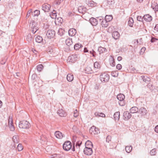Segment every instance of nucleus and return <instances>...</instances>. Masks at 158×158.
Listing matches in <instances>:
<instances>
[{"label": "nucleus", "mask_w": 158, "mask_h": 158, "mask_svg": "<svg viewBox=\"0 0 158 158\" xmlns=\"http://www.w3.org/2000/svg\"><path fill=\"white\" fill-rule=\"evenodd\" d=\"M30 126L29 122L25 120L20 121L19 125V127L22 129H28L30 127Z\"/></svg>", "instance_id": "obj_1"}, {"label": "nucleus", "mask_w": 158, "mask_h": 158, "mask_svg": "<svg viewBox=\"0 0 158 158\" xmlns=\"http://www.w3.org/2000/svg\"><path fill=\"white\" fill-rule=\"evenodd\" d=\"M117 98L119 100L118 102L119 105L121 106H123L125 105V101H124L125 96L122 94H119L117 95Z\"/></svg>", "instance_id": "obj_2"}, {"label": "nucleus", "mask_w": 158, "mask_h": 158, "mask_svg": "<svg viewBox=\"0 0 158 158\" xmlns=\"http://www.w3.org/2000/svg\"><path fill=\"white\" fill-rule=\"evenodd\" d=\"M100 78L102 82H106L108 81L110 78L109 74L106 73H102L100 76Z\"/></svg>", "instance_id": "obj_3"}, {"label": "nucleus", "mask_w": 158, "mask_h": 158, "mask_svg": "<svg viewBox=\"0 0 158 158\" xmlns=\"http://www.w3.org/2000/svg\"><path fill=\"white\" fill-rule=\"evenodd\" d=\"M71 143L69 141H66L65 142L63 145V149L66 151H68L72 148Z\"/></svg>", "instance_id": "obj_4"}, {"label": "nucleus", "mask_w": 158, "mask_h": 158, "mask_svg": "<svg viewBox=\"0 0 158 158\" xmlns=\"http://www.w3.org/2000/svg\"><path fill=\"white\" fill-rule=\"evenodd\" d=\"M79 57L78 55L74 54L69 56L68 60H69V61L74 63L79 58Z\"/></svg>", "instance_id": "obj_5"}, {"label": "nucleus", "mask_w": 158, "mask_h": 158, "mask_svg": "<svg viewBox=\"0 0 158 158\" xmlns=\"http://www.w3.org/2000/svg\"><path fill=\"white\" fill-rule=\"evenodd\" d=\"M55 35V32L53 30H49L46 33V35L47 37L50 39L53 38Z\"/></svg>", "instance_id": "obj_6"}, {"label": "nucleus", "mask_w": 158, "mask_h": 158, "mask_svg": "<svg viewBox=\"0 0 158 158\" xmlns=\"http://www.w3.org/2000/svg\"><path fill=\"white\" fill-rule=\"evenodd\" d=\"M89 132L91 134H96L99 133V131L98 128L95 127L93 126L89 130Z\"/></svg>", "instance_id": "obj_7"}, {"label": "nucleus", "mask_w": 158, "mask_h": 158, "mask_svg": "<svg viewBox=\"0 0 158 158\" xmlns=\"http://www.w3.org/2000/svg\"><path fill=\"white\" fill-rule=\"evenodd\" d=\"M83 152L86 155H91L92 154L93 151L91 148H85Z\"/></svg>", "instance_id": "obj_8"}, {"label": "nucleus", "mask_w": 158, "mask_h": 158, "mask_svg": "<svg viewBox=\"0 0 158 158\" xmlns=\"http://www.w3.org/2000/svg\"><path fill=\"white\" fill-rule=\"evenodd\" d=\"M51 6L47 3L43 4L42 6V8L43 10L45 12H48L50 10Z\"/></svg>", "instance_id": "obj_9"}, {"label": "nucleus", "mask_w": 158, "mask_h": 158, "mask_svg": "<svg viewBox=\"0 0 158 158\" xmlns=\"http://www.w3.org/2000/svg\"><path fill=\"white\" fill-rule=\"evenodd\" d=\"M89 21L93 26H95L97 25L98 23V20L95 18L92 17L90 19Z\"/></svg>", "instance_id": "obj_10"}, {"label": "nucleus", "mask_w": 158, "mask_h": 158, "mask_svg": "<svg viewBox=\"0 0 158 158\" xmlns=\"http://www.w3.org/2000/svg\"><path fill=\"white\" fill-rule=\"evenodd\" d=\"M124 119L125 120H129L131 117V114L128 111L124 112L123 114Z\"/></svg>", "instance_id": "obj_11"}, {"label": "nucleus", "mask_w": 158, "mask_h": 158, "mask_svg": "<svg viewBox=\"0 0 158 158\" xmlns=\"http://www.w3.org/2000/svg\"><path fill=\"white\" fill-rule=\"evenodd\" d=\"M138 113L141 114L142 116H144L147 113V111L144 107H142L138 110Z\"/></svg>", "instance_id": "obj_12"}, {"label": "nucleus", "mask_w": 158, "mask_h": 158, "mask_svg": "<svg viewBox=\"0 0 158 158\" xmlns=\"http://www.w3.org/2000/svg\"><path fill=\"white\" fill-rule=\"evenodd\" d=\"M55 135L57 138L59 139H61L64 137V135L59 131H56L55 132Z\"/></svg>", "instance_id": "obj_13"}, {"label": "nucleus", "mask_w": 158, "mask_h": 158, "mask_svg": "<svg viewBox=\"0 0 158 158\" xmlns=\"http://www.w3.org/2000/svg\"><path fill=\"white\" fill-rule=\"evenodd\" d=\"M152 7L155 11H158V2H154L152 3Z\"/></svg>", "instance_id": "obj_14"}, {"label": "nucleus", "mask_w": 158, "mask_h": 158, "mask_svg": "<svg viewBox=\"0 0 158 158\" xmlns=\"http://www.w3.org/2000/svg\"><path fill=\"white\" fill-rule=\"evenodd\" d=\"M143 19L147 22H150L152 20V17L149 14L144 15L143 16Z\"/></svg>", "instance_id": "obj_15"}, {"label": "nucleus", "mask_w": 158, "mask_h": 158, "mask_svg": "<svg viewBox=\"0 0 158 158\" xmlns=\"http://www.w3.org/2000/svg\"><path fill=\"white\" fill-rule=\"evenodd\" d=\"M68 33L69 36H73L76 33V30L73 28L70 29L68 31Z\"/></svg>", "instance_id": "obj_16"}, {"label": "nucleus", "mask_w": 158, "mask_h": 158, "mask_svg": "<svg viewBox=\"0 0 158 158\" xmlns=\"http://www.w3.org/2000/svg\"><path fill=\"white\" fill-rule=\"evenodd\" d=\"M57 114L61 117H64L66 115V113L62 109H59L57 111Z\"/></svg>", "instance_id": "obj_17"}, {"label": "nucleus", "mask_w": 158, "mask_h": 158, "mask_svg": "<svg viewBox=\"0 0 158 158\" xmlns=\"http://www.w3.org/2000/svg\"><path fill=\"white\" fill-rule=\"evenodd\" d=\"M112 36L114 39L116 40L119 38L120 35L118 31H114L112 33Z\"/></svg>", "instance_id": "obj_18"}, {"label": "nucleus", "mask_w": 158, "mask_h": 158, "mask_svg": "<svg viewBox=\"0 0 158 158\" xmlns=\"http://www.w3.org/2000/svg\"><path fill=\"white\" fill-rule=\"evenodd\" d=\"M98 51L99 52V54H100L106 52L107 50L105 48L100 46L98 48Z\"/></svg>", "instance_id": "obj_19"}, {"label": "nucleus", "mask_w": 158, "mask_h": 158, "mask_svg": "<svg viewBox=\"0 0 158 158\" xmlns=\"http://www.w3.org/2000/svg\"><path fill=\"white\" fill-rule=\"evenodd\" d=\"M130 110L131 113L133 114L138 112L139 109L137 107L134 106L131 107Z\"/></svg>", "instance_id": "obj_20"}, {"label": "nucleus", "mask_w": 158, "mask_h": 158, "mask_svg": "<svg viewBox=\"0 0 158 158\" xmlns=\"http://www.w3.org/2000/svg\"><path fill=\"white\" fill-rule=\"evenodd\" d=\"M85 148H92L93 146L92 143L89 140H87L85 144Z\"/></svg>", "instance_id": "obj_21"}, {"label": "nucleus", "mask_w": 158, "mask_h": 158, "mask_svg": "<svg viewBox=\"0 0 158 158\" xmlns=\"http://www.w3.org/2000/svg\"><path fill=\"white\" fill-rule=\"evenodd\" d=\"M120 112L119 111L115 112L114 115V119L115 121H118L120 118Z\"/></svg>", "instance_id": "obj_22"}, {"label": "nucleus", "mask_w": 158, "mask_h": 158, "mask_svg": "<svg viewBox=\"0 0 158 158\" xmlns=\"http://www.w3.org/2000/svg\"><path fill=\"white\" fill-rule=\"evenodd\" d=\"M35 41L38 43H41L43 41L42 37L40 35H38L35 38Z\"/></svg>", "instance_id": "obj_23"}, {"label": "nucleus", "mask_w": 158, "mask_h": 158, "mask_svg": "<svg viewBox=\"0 0 158 158\" xmlns=\"http://www.w3.org/2000/svg\"><path fill=\"white\" fill-rule=\"evenodd\" d=\"M109 22H107L105 20H103L101 22V25L102 27H106L109 25Z\"/></svg>", "instance_id": "obj_24"}, {"label": "nucleus", "mask_w": 158, "mask_h": 158, "mask_svg": "<svg viewBox=\"0 0 158 158\" xmlns=\"http://www.w3.org/2000/svg\"><path fill=\"white\" fill-rule=\"evenodd\" d=\"M141 79L145 82L147 83L150 80V79L147 76H142L141 77Z\"/></svg>", "instance_id": "obj_25"}, {"label": "nucleus", "mask_w": 158, "mask_h": 158, "mask_svg": "<svg viewBox=\"0 0 158 158\" xmlns=\"http://www.w3.org/2000/svg\"><path fill=\"white\" fill-rule=\"evenodd\" d=\"M65 42L66 44L68 46H70L73 44L72 40L70 38L67 39L66 40Z\"/></svg>", "instance_id": "obj_26"}, {"label": "nucleus", "mask_w": 158, "mask_h": 158, "mask_svg": "<svg viewBox=\"0 0 158 158\" xmlns=\"http://www.w3.org/2000/svg\"><path fill=\"white\" fill-rule=\"evenodd\" d=\"M113 19V17L112 15H106L105 17V20L107 22H110Z\"/></svg>", "instance_id": "obj_27"}, {"label": "nucleus", "mask_w": 158, "mask_h": 158, "mask_svg": "<svg viewBox=\"0 0 158 158\" xmlns=\"http://www.w3.org/2000/svg\"><path fill=\"white\" fill-rule=\"evenodd\" d=\"M73 75L70 74H68L67 77V79L69 81H72L73 79Z\"/></svg>", "instance_id": "obj_28"}, {"label": "nucleus", "mask_w": 158, "mask_h": 158, "mask_svg": "<svg viewBox=\"0 0 158 158\" xmlns=\"http://www.w3.org/2000/svg\"><path fill=\"white\" fill-rule=\"evenodd\" d=\"M64 30L63 29V28H60L59 29L58 31V34L60 36H62L63 35L64 33Z\"/></svg>", "instance_id": "obj_29"}, {"label": "nucleus", "mask_w": 158, "mask_h": 158, "mask_svg": "<svg viewBox=\"0 0 158 158\" xmlns=\"http://www.w3.org/2000/svg\"><path fill=\"white\" fill-rule=\"evenodd\" d=\"M94 115L97 117L101 116L103 117L105 116V114L102 112H96L94 113Z\"/></svg>", "instance_id": "obj_30"}, {"label": "nucleus", "mask_w": 158, "mask_h": 158, "mask_svg": "<svg viewBox=\"0 0 158 158\" xmlns=\"http://www.w3.org/2000/svg\"><path fill=\"white\" fill-rule=\"evenodd\" d=\"M13 141L15 143H17L19 142V137L17 135H14L12 139Z\"/></svg>", "instance_id": "obj_31"}, {"label": "nucleus", "mask_w": 158, "mask_h": 158, "mask_svg": "<svg viewBox=\"0 0 158 158\" xmlns=\"http://www.w3.org/2000/svg\"><path fill=\"white\" fill-rule=\"evenodd\" d=\"M82 45L79 43L75 44L74 47V49L75 50H78L80 48L82 47Z\"/></svg>", "instance_id": "obj_32"}, {"label": "nucleus", "mask_w": 158, "mask_h": 158, "mask_svg": "<svg viewBox=\"0 0 158 158\" xmlns=\"http://www.w3.org/2000/svg\"><path fill=\"white\" fill-rule=\"evenodd\" d=\"M86 9L85 7H84L82 6H79L78 8V10L80 12H81L83 13V12L85 11L86 10Z\"/></svg>", "instance_id": "obj_33"}, {"label": "nucleus", "mask_w": 158, "mask_h": 158, "mask_svg": "<svg viewBox=\"0 0 158 158\" xmlns=\"http://www.w3.org/2000/svg\"><path fill=\"white\" fill-rule=\"evenodd\" d=\"M85 71L88 74L91 73L93 72L91 68L89 66L85 68Z\"/></svg>", "instance_id": "obj_34"}, {"label": "nucleus", "mask_w": 158, "mask_h": 158, "mask_svg": "<svg viewBox=\"0 0 158 158\" xmlns=\"http://www.w3.org/2000/svg\"><path fill=\"white\" fill-rule=\"evenodd\" d=\"M107 3V6H110L114 4L115 2L114 0H106Z\"/></svg>", "instance_id": "obj_35"}, {"label": "nucleus", "mask_w": 158, "mask_h": 158, "mask_svg": "<svg viewBox=\"0 0 158 158\" xmlns=\"http://www.w3.org/2000/svg\"><path fill=\"white\" fill-rule=\"evenodd\" d=\"M132 147L131 146H126L125 147V150L127 153H130L132 150Z\"/></svg>", "instance_id": "obj_36"}, {"label": "nucleus", "mask_w": 158, "mask_h": 158, "mask_svg": "<svg viewBox=\"0 0 158 158\" xmlns=\"http://www.w3.org/2000/svg\"><path fill=\"white\" fill-rule=\"evenodd\" d=\"M36 24L35 21H31L30 23V26L31 27V29L33 28L36 27Z\"/></svg>", "instance_id": "obj_37"}, {"label": "nucleus", "mask_w": 158, "mask_h": 158, "mask_svg": "<svg viewBox=\"0 0 158 158\" xmlns=\"http://www.w3.org/2000/svg\"><path fill=\"white\" fill-rule=\"evenodd\" d=\"M133 23L134 21L132 18H130L128 21V25L131 27H132L133 26Z\"/></svg>", "instance_id": "obj_38"}, {"label": "nucleus", "mask_w": 158, "mask_h": 158, "mask_svg": "<svg viewBox=\"0 0 158 158\" xmlns=\"http://www.w3.org/2000/svg\"><path fill=\"white\" fill-rule=\"evenodd\" d=\"M50 15L51 16V17L52 18H54L55 17H56V11L54 10H53V11L51 14Z\"/></svg>", "instance_id": "obj_39"}, {"label": "nucleus", "mask_w": 158, "mask_h": 158, "mask_svg": "<svg viewBox=\"0 0 158 158\" xmlns=\"http://www.w3.org/2000/svg\"><path fill=\"white\" fill-rule=\"evenodd\" d=\"M43 66L42 64H40L37 66V69L39 72H40L43 69Z\"/></svg>", "instance_id": "obj_40"}, {"label": "nucleus", "mask_w": 158, "mask_h": 158, "mask_svg": "<svg viewBox=\"0 0 158 158\" xmlns=\"http://www.w3.org/2000/svg\"><path fill=\"white\" fill-rule=\"evenodd\" d=\"M94 67L96 69H99L100 68V65L98 62H95L94 64Z\"/></svg>", "instance_id": "obj_41"}, {"label": "nucleus", "mask_w": 158, "mask_h": 158, "mask_svg": "<svg viewBox=\"0 0 158 158\" xmlns=\"http://www.w3.org/2000/svg\"><path fill=\"white\" fill-rule=\"evenodd\" d=\"M8 123H9V125L13 124V118H12V117H11V116H9V120H8Z\"/></svg>", "instance_id": "obj_42"}, {"label": "nucleus", "mask_w": 158, "mask_h": 158, "mask_svg": "<svg viewBox=\"0 0 158 158\" xmlns=\"http://www.w3.org/2000/svg\"><path fill=\"white\" fill-rule=\"evenodd\" d=\"M111 75L112 76L114 77H116L118 76V71H113L112 72Z\"/></svg>", "instance_id": "obj_43"}, {"label": "nucleus", "mask_w": 158, "mask_h": 158, "mask_svg": "<svg viewBox=\"0 0 158 158\" xmlns=\"http://www.w3.org/2000/svg\"><path fill=\"white\" fill-rule=\"evenodd\" d=\"M110 65L112 67H114L115 65V63L114 61V59L112 58L110 60Z\"/></svg>", "instance_id": "obj_44"}, {"label": "nucleus", "mask_w": 158, "mask_h": 158, "mask_svg": "<svg viewBox=\"0 0 158 158\" xmlns=\"http://www.w3.org/2000/svg\"><path fill=\"white\" fill-rule=\"evenodd\" d=\"M156 153V149H153L150 151V153L151 155L153 156L155 155Z\"/></svg>", "instance_id": "obj_45"}, {"label": "nucleus", "mask_w": 158, "mask_h": 158, "mask_svg": "<svg viewBox=\"0 0 158 158\" xmlns=\"http://www.w3.org/2000/svg\"><path fill=\"white\" fill-rule=\"evenodd\" d=\"M17 148L19 151H21L23 149V148L21 144L20 143L18 144Z\"/></svg>", "instance_id": "obj_46"}, {"label": "nucleus", "mask_w": 158, "mask_h": 158, "mask_svg": "<svg viewBox=\"0 0 158 158\" xmlns=\"http://www.w3.org/2000/svg\"><path fill=\"white\" fill-rule=\"evenodd\" d=\"M34 16H38L40 14V11L38 10H36L34 11Z\"/></svg>", "instance_id": "obj_47"}, {"label": "nucleus", "mask_w": 158, "mask_h": 158, "mask_svg": "<svg viewBox=\"0 0 158 158\" xmlns=\"http://www.w3.org/2000/svg\"><path fill=\"white\" fill-rule=\"evenodd\" d=\"M32 32L33 34H35L36 31L38 30V28L37 27L33 28L31 29Z\"/></svg>", "instance_id": "obj_48"}, {"label": "nucleus", "mask_w": 158, "mask_h": 158, "mask_svg": "<svg viewBox=\"0 0 158 158\" xmlns=\"http://www.w3.org/2000/svg\"><path fill=\"white\" fill-rule=\"evenodd\" d=\"M63 0H58L57 1H55V3L56 5H59L62 2Z\"/></svg>", "instance_id": "obj_49"}, {"label": "nucleus", "mask_w": 158, "mask_h": 158, "mask_svg": "<svg viewBox=\"0 0 158 158\" xmlns=\"http://www.w3.org/2000/svg\"><path fill=\"white\" fill-rule=\"evenodd\" d=\"M9 126L10 129V131H14L15 130V128L14 127L13 124L9 125Z\"/></svg>", "instance_id": "obj_50"}, {"label": "nucleus", "mask_w": 158, "mask_h": 158, "mask_svg": "<svg viewBox=\"0 0 158 158\" xmlns=\"http://www.w3.org/2000/svg\"><path fill=\"white\" fill-rule=\"evenodd\" d=\"M158 41V39H157L156 38L154 37H152L151 38V42L153 43L155 42H156Z\"/></svg>", "instance_id": "obj_51"}, {"label": "nucleus", "mask_w": 158, "mask_h": 158, "mask_svg": "<svg viewBox=\"0 0 158 158\" xmlns=\"http://www.w3.org/2000/svg\"><path fill=\"white\" fill-rule=\"evenodd\" d=\"M143 17H142L141 16H138L137 17V20L139 21H143Z\"/></svg>", "instance_id": "obj_52"}, {"label": "nucleus", "mask_w": 158, "mask_h": 158, "mask_svg": "<svg viewBox=\"0 0 158 158\" xmlns=\"http://www.w3.org/2000/svg\"><path fill=\"white\" fill-rule=\"evenodd\" d=\"M81 143L82 142L81 141H79L77 142L76 144V147H77L78 146V148H79L80 145H81Z\"/></svg>", "instance_id": "obj_53"}, {"label": "nucleus", "mask_w": 158, "mask_h": 158, "mask_svg": "<svg viewBox=\"0 0 158 158\" xmlns=\"http://www.w3.org/2000/svg\"><path fill=\"white\" fill-rule=\"evenodd\" d=\"M27 40L28 41H31V40H32V38L31 36V35H28L27 36Z\"/></svg>", "instance_id": "obj_54"}, {"label": "nucleus", "mask_w": 158, "mask_h": 158, "mask_svg": "<svg viewBox=\"0 0 158 158\" xmlns=\"http://www.w3.org/2000/svg\"><path fill=\"white\" fill-rule=\"evenodd\" d=\"M122 68V65L120 64H118L116 66V68L118 70L121 69Z\"/></svg>", "instance_id": "obj_55"}, {"label": "nucleus", "mask_w": 158, "mask_h": 158, "mask_svg": "<svg viewBox=\"0 0 158 158\" xmlns=\"http://www.w3.org/2000/svg\"><path fill=\"white\" fill-rule=\"evenodd\" d=\"M78 115L77 111V110H76L74 112V116L75 117H77Z\"/></svg>", "instance_id": "obj_56"}, {"label": "nucleus", "mask_w": 158, "mask_h": 158, "mask_svg": "<svg viewBox=\"0 0 158 158\" xmlns=\"http://www.w3.org/2000/svg\"><path fill=\"white\" fill-rule=\"evenodd\" d=\"M111 140V137L110 136H108L106 138V141L107 142H109Z\"/></svg>", "instance_id": "obj_57"}, {"label": "nucleus", "mask_w": 158, "mask_h": 158, "mask_svg": "<svg viewBox=\"0 0 158 158\" xmlns=\"http://www.w3.org/2000/svg\"><path fill=\"white\" fill-rule=\"evenodd\" d=\"M154 30L156 32H158V24L155 26L154 28Z\"/></svg>", "instance_id": "obj_58"}, {"label": "nucleus", "mask_w": 158, "mask_h": 158, "mask_svg": "<svg viewBox=\"0 0 158 158\" xmlns=\"http://www.w3.org/2000/svg\"><path fill=\"white\" fill-rule=\"evenodd\" d=\"M155 131L156 133H158V125L156 126L155 128Z\"/></svg>", "instance_id": "obj_59"}, {"label": "nucleus", "mask_w": 158, "mask_h": 158, "mask_svg": "<svg viewBox=\"0 0 158 158\" xmlns=\"http://www.w3.org/2000/svg\"><path fill=\"white\" fill-rule=\"evenodd\" d=\"M99 85L97 84L95 85V89H97V90L99 88Z\"/></svg>", "instance_id": "obj_60"}, {"label": "nucleus", "mask_w": 158, "mask_h": 158, "mask_svg": "<svg viewBox=\"0 0 158 158\" xmlns=\"http://www.w3.org/2000/svg\"><path fill=\"white\" fill-rule=\"evenodd\" d=\"M122 59V57H121L120 56H118L117 58V60L119 61H120Z\"/></svg>", "instance_id": "obj_61"}, {"label": "nucleus", "mask_w": 158, "mask_h": 158, "mask_svg": "<svg viewBox=\"0 0 158 158\" xmlns=\"http://www.w3.org/2000/svg\"><path fill=\"white\" fill-rule=\"evenodd\" d=\"M142 39L141 38L139 40V44H142Z\"/></svg>", "instance_id": "obj_62"}, {"label": "nucleus", "mask_w": 158, "mask_h": 158, "mask_svg": "<svg viewBox=\"0 0 158 158\" xmlns=\"http://www.w3.org/2000/svg\"><path fill=\"white\" fill-rule=\"evenodd\" d=\"M88 49H87V48H85L84 49V52H88Z\"/></svg>", "instance_id": "obj_63"}, {"label": "nucleus", "mask_w": 158, "mask_h": 158, "mask_svg": "<svg viewBox=\"0 0 158 158\" xmlns=\"http://www.w3.org/2000/svg\"><path fill=\"white\" fill-rule=\"evenodd\" d=\"M96 52H93V53L92 54L93 57H95V56H96Z\"/></svg>", "instance_id": "obj_64"}]
</instances>
